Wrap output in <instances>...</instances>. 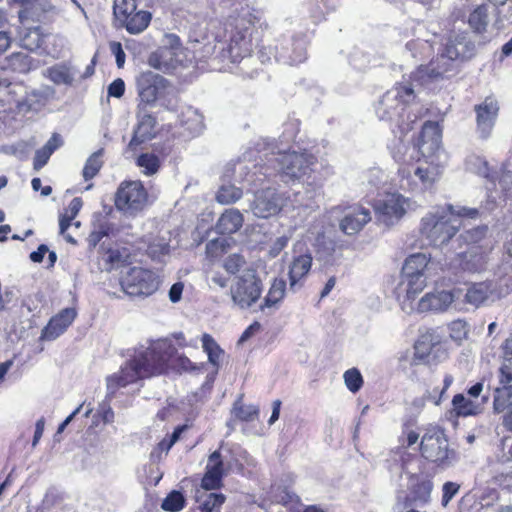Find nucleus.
<instances>
[{
    "instance_id": "f257e3e1",
    "label": "nucleus",
    "mask_w": 512,
    "mask_h": 512,
    "mask_svg": "<svg viewBox=\"0 0 512 512\" xmlns=\"http://www.w3.org/2000/svg\"><path fill=\"white\" fill-rule=\"evenodd\" d=\"M174 352L175 348L167 340L154 341L148 347L140 346L119 373L107 378L108 395H113L120 387L163 373Z\"/></svg>"
},
{
    "instance_id": "f03ea898",
    "label": "nucleus",
    "mask_w": 512,
    "mask_h": 512,
    "mask_svg": "<svg viewBox=\"0 0 512 512\" xmlns=\"http://www.w3.org/2000/svg\"><path fill=\"white\" fill-rule=\"evenodd\" d=\"M223 12L228 11L226 32L229 33L228 54L232 62H240L249 57L257 38L256 24L260 18L250 9L246 0H213Z\"/></svg>"
},
{
    "instance_id": "7ed1b4c3",
    "label": "nucleus",
    "mask_w": 512,
    "mask_h": 512,
    "mask_svg": "<svg viewBox=\"0 0 512 512\" xmlns=\"http://www.w3.org/2000/svg\"><path fill=\"white\" fill-rule=\"evenodd\" d=\"M478 210L475 208L458 207L452 205L436 207L428 212L421 222V233L431 245L441 246L458 232L461 226V217L476 218Z\"/></svg>"
},
{
    "instance_id": "20e7f679",
    "label": "nucleus",
    "mask_w": 512,
    "mask_h": 512,
    "mask_svg": "<svg viewBox=\"0 0 512 512\" xmlns=\"http://www.w3.org/2000/svg\"><path fill=\"white\" fill-rule=\"evenodd\" d=\"M415 92L411 83H400L388 90L378 101L375 112L382 121H396L401 133L412 130L416 121L410 113L405 116V110L415 100Z\"/></svg>"
},
{
    "instance_id": "39448f33",
    "label": "nucleus",
    "mask_w": 512,
    "mask_h": 512,
    "mask_svg": "<svg viewBox=\"0 0 512 512\" xmlns=\"http://www.w3.org/2000/svg\"><path fill=\"white\" fill-rule=\"evenodd\" d=\"M430 258L425 253H415L406 258L402 267V284L405 286V296L402 309L414 310L413 301L427 285Z\"/></svg>"
},
{
    "instance_id": "423d86ee",
    "label": "nucleus",
    "mask_w": 512,
    "mask_h": 512,
    "mask_svg": "<svg viewBox=\"0 0 512 512\" xmlns=\"http://www.w3.org/2000/svg\"><path fill=\"white\" fill-rule=\"evenodd\" d=\"M420 451L426 460L442 469L452 466L457 460V453L449 447L444 430L439 426H429L425 429Z\"/></svg>"
},
{
    "instance_id": "0eeeda50",
    "label": "nucleus",
    "mask_w": 512,
    "mask_h": 512,
    "mask_svg": "<svg viewBox=\"0 0 512 512\" xmlns=\"http://www.w3.org/2000/svg\"><path fill=\"white\" fill-rule=\"evenodd\" d=\"M459 52L443 49L428 65H420L411 73L413 82L425 85L439 79L449 78L458 72L457 56Z\"/></svg>"
},
{
    "instance_id": "6e6552de",
    "label": "nucleus",
    "mask_w": 512,
    "mask_h": 512,
    "mask_svg": "<svg viewBox=\"0 0 512 512\" xmlns=\"http://www.w3.org/2000/svg\"><path fill=\"white\" fill-rule=\"evenodd\" d=\"M263 291V284L254 269H245L230 287L234 306L247 309L258 301Z\"/></svg>"
},
{
    "instance_id": "1a4fd4ad",
    "label": "nucleus",
    "mask_w": 512,
    "mask_h": 512,
    "mask_svg": "<svg viewBox=\"0 0 512 512\" xmlns=\"http://www.w3.org/2000/svg\"><path fill=\"white\" fill-rule=\"evenodd\" d=\"M417 207L415 201L399 193H389L374 203L376 219L386 227L395 225L407 211L415 210Z\"/></svg>"
},
{
    "instance_id": "9d476101",
    "label": "nucleus",
    "mask_w": 512,
    "mask_h": 512,
    "mask_svg": "<svg viewBox=\"0 0 512 512\" xmlns=\"http://www.w3.org/2000/svg\"><path fill=\"white\" fill-rule=\"evenodd\" d=\"M277 154L278 156L274 160L278 164V171L285 182L300 180L308 176L316 162V158L306 152L278 151Z\"/></svg>"
},
{
    "instance_id": "9b49d317",
    "label": "nucleus",
    "mask_w": 512,
    "mask_h": 512,
    "mask_svg": "<svg viewBox=\"0 0 512 512\" xmlns=\"http://www.w3.org/2000/svg\"><path fill=\"white\" fill-rule=\"evenodd\" d=\"M120 284L129 296H150L159 287V277L151 270L132 267L121 278Z\"/></svg>"
},
{
    "instance_id": "f8f14e48",
    "label": "nucleus",
    "mask_w": 512,
    "mask_h": 512,
    "mask_svg": "<svg viewBox=\"0 0 512 512\" xmlns=\"http://www.w3.org/2000/svg\"><path fill=\"white\" fill-rule=\"evenodd\" d=\"M287 197L277 189L268 187L257 190L250 203V211L257 218L267 219L281 212L286 205Z\"/></svg>"
},
{
    "instance_id": "ddd939ff",
    "label": "nucleus",
    "mask_w": 512,
    "mask_h": 512,
    "mask_svg": "<svg viewBox=\"0 0 512 512\" xmlns=\"http://www.w3.org/2000/svg\"><path fill=\"white\" fill-rule=\"evenodd\" d=\"M147 192L140 181L122 183L116 193V207L127 214L141 211L147 203Z\"/></svg>"
},
{
    "instance_id": "4468645a",
    "label": "nucleus",
    "mask_w": 512,
    "mask_h": 512,
    "mask_svg": "<svg viewBox=\"0 0 512 512\" xmlns=\"http://www.w3.org/2000/svg\"><path fill=\"white\" fill-rule=\"evenodd\" d=\"M136 85L140 98L139 105L146 108V106L154 104L165 93L168 88V81L159 74L145 71L136 78Z\"/></svg>"
},
{
    "instance_id": "2eb2a0df",
    "label": "nucleus",
    "mask_w": 512,
    "mask_h": 512,
    "mask_svg": "<svg viewBox=\"0 0 512 512\" xmlns=\"http://www.w3.org/2000/svg\"><path fill=\"white\" fill-rule=\"evenodd\" d=\"M477 132L480 137L487 139L495 125L499 112L498 101L493 97H486L483 102L475 105Z\"/></svg>"
},
{
    "instance_id": "dca6fc26",
    "label": "nucleus",
    "mask_w": 512,
    "mask_h": 512,
    "mask_svg": "<svg viewBox=\"0 0 512 512\" xmlns=\"http://www.w3.org/2000/svg\"><path fill=\"white\" fill-rule=\"evenodd\" d=\"M370 221V210L359 204H354L345 208L339 228L344 234L353 236L358 234Z\"/></svg>"
},
{
    "instance_id": "f3484780",
    "label": "nucleus",
    "mask_w": 512,
    "mask_h": 512,
    "mask_svg": "<svg viewBox=\"0 0 512 512\" xmlns=\"http://www.w3.org/2000/svg\"><path fill=\"white\" fill-rule=\"evenodd\" d=\"M456 292L445 289L428 292L417 302L416 309L419 312H445L457 298Z\"/></svg>"
},
{
    "instance_id": "a211bd4d",
    "label": "nucleus",
    "mask_w": 512,
    "mask_h": 512,
    "mask_svg": "<svg viewBox=\"0 0 512 512\" xmlns=\"http://www.w3.org/2000/svg\"><path fill=\"white\" fill-rule=\"evenodd\" d=\"M453 265L466 272H480L486 265L485 251L479 245H469L456 255Z\"/></svg>"
},
{
    "instance_id": "6ab92c4d",
    "label": "nucleus",
    "mask_w": 512,
    "mask_h": 512,
    "mask_svg": "<svg viewBox=\"0 0 512 512\" xmlns=\"http://www.w3.org/2000/svg\"><path fill=\"white\" fill-rule=\"evenodd\" d=\"M181 54L182 49L178 44H172L169 47L163 46L150 54L148 63L151 67L157 70L169 72L181 63Z\"/></svg>"
},
{
    "instance_id": "aec40b11",
    "label": "nucleus",
    "mask_w": 512,
    "mask_h": 512,
    "mask_svg": "<svg viewBox=\"0 0 512 512\" xmlns=\"http://www.w3.org/2000/svg\"><path fill=\"white\" fill-rule=\"evenodd\" d=\"M512 371L510 367L503 364L500 368V383L502 387H497L494 391L493 408L496 412L507 413L512 407Z\"/></svg>"
},
{
    "instance_id": "412c9836",
    "label": "nucleus",
    "mask_w": 512,
    "mask_h": 512,
    "mask_svg": "<svg viewBox=\"0 0 512 512\" xmlns=\"http://www.w3.org/2000/svg\"><path fill=\"white\" fill-rule=\"evenodd\" d=\"M225 473L226 467L222 455L219 450H216L207 459L206 471L201 482L202 488L205 490L219 488Z\"/></svg>"
},
{
    "instance_id": "4be33fe9",
    "label": "nucleus",
    "mask_w": 512,
    "mask_h": 512,
    "mask_svg": "<svg viewBox=\"0 0 512 512\" xmlns=\"http://www.w3.org/2000/svg\"><path fill=\"white\" fill-rule=\"evenodd\" d=\"M441 131L437 122L427 121L421 131L418 149L422 157L438 156Z\"/></svg>"
},
{
    "instance_id": "5701e85b",
    "label": "nucleus",
    "mask_w": 512,
    "mask_h": 512,
    "mask_svg": "<svg viewBox=\"0 0 512 512\" xmlns=\"http://www.w3.org/2000/svg\"><path fill=\"white\" fill-rule=\"evenodd\" d=\"M137 118L138 124L134 131V135L128 144V149L134 150L136 147L145 141L151 139L155 132V119L152 117L147 111L146 108L142 105H138L137 108Z\"/></svg>"
},
{
    "instance_id": "b1692460",
    "label": "nucleus",
    "mask_w": 512,
    "mask_h": 512,
    "mask_svg": "<svg viewBox=\"0 0 512 512\" xmlns=\"http://www.w3.org/2000/svg\"><path fill=\"white\" fill-rule=\"evenodd\" d=\"M76 315L77 313L74 308L63 309L60 313L51 318L49 323L42 330L41 339L46 341L55 340L71 325Z\"/></svg>"
},
{
    "instance_id": "393cba45",
    "label": "nucleus",
    "mask_w": 512,
    "mask_h": 512,
    "mask_svg": "<svg viewBox=\"0 0 512 512\" xmlns=\"http://www.w3.org/2000/svg\"><path fill=\"white\" fill-rule=\"evenodd\" d=\"M438 156L423 157L413 170L414 177L418 178L423 188L431 187L440 177L442 167L437 162Z\"/></svg>"
},
{
    "instance_id": "a878e982",
    "label": "nucleus",
    "mask_w": 512,
    "mask_h": 512,
    "mask_svg": "<svg viewBox=\"0 0 512 512\" xmlns=\"http://www.w3.org/2000/svg\"><path fill=\"white\" fill-rule=\"evenodd\" d=\"M313 258L310 253L300 254L293 257L289 265V287L297 290L303 285L304 279L312 268Z\"/></svg>"
},
{
    "instance_id": "bb28decb",
    "label": "nucleus",
    "mask_w": 512,
    "mask_h": 512,
    "mask_svg": "<svg viewBox=\"0 0 512 512\" xmlns=\"http://www.w3.org/2000/svg\"><path fill=\"white\" fill-rule=\"evenodd\" d=\"M54 93V89L49 86L34 89L27 93L26 98L23 101L16 100L17 107L23 112L39 111L51 98H53Z\"/></svg>"
},
{
    "instance_id": "cd10ccee",
    "label": "nucleus",
    "mask_w": 512,
    "mask_h": 512,
    "mask_svg": "<svg viewBox=\"0 0 512 512\" xmlns=\"http://www.w3.org/2000/svg\"><path fill=\"white\" fill-rule=\"evenodd\" d=\"M76 75V69L66 62L57 63L44 71V76L55 85L71 86Z\"/></svg>"
},
{
    "instance_id": "c85d7f7f",
    "label": "nucleus",
    "mask_w": 512,
    "mask_h": 512,
    "mask_svg": "<svg viewBox=\"0 0 512 512\" xmlns=\"http://www.w3.org/2000/svg\"><path fill=\"white\" fill-rule=\"evenodd\" d=\"M243 214L234 208L226 209L219 217L215 229L219 234H233L242 227Z\"/></svg>"
},
{
    "instance_id": "c756f323",
    "label": "nucleus",
    "mask_w": 512,
    "mask_h": 512,
    "mask_svg": "<svg viewBox=\"0 0 512 512\" xmlns=\"http://www.w3.org/2000/svg\"><path fill=\"white\" fill-rule=\"evenodd\" d=\"M454 50L459 52L458 60L470 59L475 53V44L469 39L466 34L455 35L447 41L444 49Z\"/></svg>"
},
{
    "instance_id": "7c9ffc66",
    "label": "nucleus",
    "mask_w": 512,
    "mask_h": 512,
    "mask_svg": "<svg viewBox=\"0 0 512 512\" xmlns=\"http://www.w3.org/2000/svg\"><path fill=\"white\" fill-rule=\"evenodd\" d=\"M492 286L487 282H480L473 284L468 288L465 294V300L467 303L479 307L482 305L492 294Z\"/></svg>"
},
{
    "instance_id": "2f4dec72",
    "label": "nucleus",
    "mask_w": 512,
    "mask_h": 512,
    "mask_svg": "<svg viewBox=\"0 0 512 512\" xmlns=\"http://www.w3.org/2000/svg\"><path fill=\"white\" fill-rule=\"evenodd\" d=\"M150 21L151 14L147 11L140 10L134 12L127 17V20H123L120 24L124 26L130 34H139L148 27Z\"/></svg>"
},
{
    "instance_id": "473e14b6",
    "label": "nucleus",
    "mask_w": 512,
    "mask_h": 512,
    "mask_svg": "<svg viewBox=\"0 0 512 512\" xmlns=\"http://www.w3.org/2000/svg\"><path fill=\"white\" fill-rule=\"evenodd\" d=\"M20 42L23 48L29 51H35L42 46L44 36L39 27L25 28L20 33Z\"/></svg>"
},
{
    "instance_id": "72a5a7b5",
    "label": "nucleus",
    "mask_w": 512,
    "mask_h": 512,
    "mask_svg": "<svg viewBox=\"0 0 512 512\" xmlns=\"http://www.w3.org/2000/svg\"><path fill=\"white\" fill-rule=\"evenodd\" d=\"M286 283L282 279H274L271 287L264 298V303L260 306L261 310L264 308H271L279 303L285 294Z\"/></svg>"
},
{
    "instance_id": "f704fd0d",
    "label": "nucleus",
    "mask_w": 512,
    "mask_h": 512,
    "mask_svg": "<svg viewBox=\"0 0 512 512\" xmlns=\"http://www.w3.org/2000/svg\"><path fill=\"white\" fill-rule=\"evenodd\" d=\"M468 23L477 33L486 31L489 23L488 8L485 5L477 6L470 14Z\"/></svg>"
},
{
    "instance_id": "c9c22d12",
    "label": "nucleus",
    "mask_w": 512,
    "mask_h": 512,
    "mask_svg": "<svg viewBox=\"0 0 512 512\" xmlns=\"http://www.w3.org/2000/svg\"><path fill=\"white\" fill-rule=\"evenodd\" d=\"M202 347L203 350L207 353L209 362L216 368L215 373H217L220 357L223 354V350L218 346V344L209 334H203Z\"/></svg>"
},
{
    "instance_id": "e433bc0d",
    "label": "nucleus",
    "mask_w": 512,
    "mask_h": 512,
    "mask_svg": "<svg viewBox=\"0 0 512 512\" xmlns=\"http://www.w3.org/2000/svg\"><path fill=\"white\" fill-rule=\"evenodd\" d=\"M243 196L240 188L232 184H223L217 191L216 201L223 205H229L238 201Z\"/></svg>"
},
{
    "instance_id": "4c0bfd02",
    "label": "nucleus",
    "mask_w": 512,
    "mask_h": 512,
    "mask_svg": "<svg viewBox=\"0 0 512 512\" xmlns=\"http://www.w3.org/2000/svg\"><path fill=\"white\" fill-rule=\"evenodd\" d=\"M453 409L458 416H470L475 415L478 411V405H476L470 399H467L463 394H457L452 400Z\"/></svg>"
},
{
    "instance_id": "58836bf2",
    "label": "nucleus",
    "mask_w": 512,
    "mask_h": 512,
    "mask_svg": "<svg viewBox=\"0 0 512 512\" xmlns=\"http://www.w3.org/2000/svg\"><path fill=\"white\" fill-rule=\"evenodd\" d=\"M103 152H104V149H99L97 150L96 152H94L86 161L85 165H84V168H83V172H82V175H83V178L85 180H90L92 178H94L97 173L100 171L102 165H103V161H102V156H103Z\"/></svg>"
},
{
    "instance_id": "ea45409f",
    "label": "nucleus",
    "mask_w": 512,
    "mask_h": 512,
    "mask_svg": "<svg viewBox=\"0 0 512 512\" xmlns=\"http://www.w3.org/2000/svg\"><path fill=\"white\" fill-rule=\"evenodd\" d=\"M169 239L166 237H157L149 242L147 253L154 260H161L163 256L169 254Z\"/></svg>"
},
{
    "instance_id": "a19ab883",
    "label": "nucleus",
    "mask_w": 512,
    "mask_h": 512,
    "mask_svg": "<svg viewBox=\"0 0 512 512\" xmlns=\"http://www.w3.org/2000/svg\"><path fill=\"white\" fill-rule=\"evenodd\" d=\"M432 489L433 484L431 481H422L418 483L413 490V496L409 500V505L412 503L419 505L427 504L430 501ZM406 505L408 506V503Z\"/></svg>"
},
{
    "instance_id": "79ce46f5",
    "label": "nucleus",
    "mask_w": 512,
    "mask_h": 512,
    "mask_svg": "<svg viewBox=\"0 0 512 512\" xmlns=\"http://www.w3.org/2000/svg\"><path fill=\"white\" fill-rule=\"evenodd\" d=\"M136 0H114L113 13L117 21L127 20L137 10Z\"/></svg>"
},
{
    "instance_id": "37998d69",
    "label": "nucleus",
    "mask_w": 512,
    "mask_h": 512,
    "mask_svg": "<svg viewBox=\"0 0 512 512\" xmlns=\"http://www.w3.org/2000/svg\"><path fill=\"white\" fill-rule=\"evenodd\" d=\"M136 163L142 169V172L147 176L157 173L160 168V160L158 156L153 153L141 154L137 158Z\"/></svg>"
},
{
    "instance_id": "c03bdc74",
    "label": "nucleus",
    "mask_w": 512,
    "mask_h": 512,
    "mask_svg": "<svg viewBox=\"0 0 512 512\" xmlns=\"http://www.w3.org/2000/svg\"><path fill=\"white\" fill-rule=\"evenodd\" d=\"M182 123L192 134H199L204 128L203 117L191 108L183 115Z\"/></svg>"
},
{
    "instance_id": "a18cd8bd",
    "label": "nucleus",
    "mask_w": 512,
    "mask_h": 512,
    "mask_svg": "<svg viewBox=\"0 0 512 512\" xmlns=\"http://www.w3.org/2000/svg\"><path fill=\"white\" fill-rule=\"evenodd\" d=\"M433 348V336L432 334L426 333L421 335V337L416 341L414 345L415 353L414 356L416 359L423 360L430 353Z\"/></svg>"
},
{
    "instance_id": "49530a36",
    "label": "nucleus",
    "mask_w": 512,
    "mask_h": 512,
    "mask_svg": "<svg viewBox=\"0 0 512 512\" xmlns=\"http://www.w3.org/2000/svg\"><path fill=\"white\" fill-rule=\"evenodd\" d=\"M185 499L179 491H172L161 504V508L168 512H178L183 509Z\"/></svg>"
},
{
    "instance_id": "de8ad7c7",
    "label": "nucleus",
    "mask_w": 512,
    "mask_h": 512,
    "mask_svg": "<svg viewBox=\"0 0 512 512\" xmlns=\"http://www.w3.org/2000/svg\"><path fill=\"white\" fill-rule=\"evenodd\" d=\"M344 382L347 388L356 393L363 385V378L360 371L356 368H351L344 373Z\"/></svg>"
},
{
    "instance_id": "09e8293b",
    "label": "nucleus",
    "mask_w": 512,
    "mask_h": 512,
    "mask_svg": "<svg viewBox=\"0 0 512 512\" xmlns=\"http://www.w3.org/2000/svg\"><path fill=\"white\" fill-rule=\"evenodd\" d=\"M450 337L455 341H462L468 335V323L465 320L457 319L449 324Z\"/></svg>"
},
{
    "instance_id": "8fccbe9b",
    "label": "nucleus",
    "mask_w": 512,
    "mask_h": 512,
    "mask_svg": "<svg viewBox=\"0 0 512 512\" xmlns=\"http://www.w3.org/2000/svg\"><path fill=\"white\" fill-rule=\"evenodd\" d=\"M225 501L223 494L209 493L205 499L200 502L199 507L204 512H213L216 508L220 507Z\"/></svg>"
},
{
    "instance_id": "3c124183",
    "label": "nucleus",
    "mask_w": 512,
    "mask_h": 512,
    "mask_svg": "<svg viewBox=\"0 0 512 512\" xmlns=\"http://www.w3.org/2000/svg\"><path fill=\"white\" fill-rule=\"evenodd\" d=\"M235 416L242 421H253L258 417L259 409L254 405H237L234 406Z\"/></svg>"
},
{
    "instance_id": "603ef678",
    "label": "nucleus",
    "mask_w": 512,
    "mask_h": 512,
    "mask_svg": "<svg viewBox=\"0 0 512 512\" xmlns=\"http://www.w3.org/2000/svg\"><path fill=\"white\" fill-rule=\"evenodd\" d=\"M466 166L472 172H475L481 176L487 177L489 168L485 159L479 156H470L466 160Z\"/></svg>"
},
{
    "instance_id": "864d4df0",
    "label": "nucleus",
    "mask_w": 512,
    "mask_h": 512,
    "mask_svg": "<svg viewBox=\"0 0 512 512\" xmlns=\"http://www.w3.org/2000/svg\"><path fill=\"white\" fill-rule=\"evenodd\" d=\"M245 264L244 258L239 254L229 255L223 263V267L230 274H236Z\"/></svg>"
},
{
    "instance_id": "5fc2aeb1",
    "label": "nucleus",
    "mask_w": 512,
    "mask_h": 512,
    "mask_svg": "<svg viewBox=\"0 0 512 512\" xmlns=\"http://www.w3.org/2000/svg\"><path fill=\"white\" fill-rule=\"evenodd\" d=\"M487 228L485 226H479L470 230L465 231L461 234V238H463L469 245H476L481 239L486 235Z\"/></svg>"
},
{
    "instance_id": "6e6d98bb",
    "label": "nucleus",
    "mask_w": 512,
    "mask_h": 512,
    "mask_svg": "<svg viewBox=\"0 0 512 512\" xmlns=\"http://www.w3.org/2000/svg\"><path fill=\"white\" fill-rule=\"evenodd\" d=\"M293 54L289 56L287 61L289 64H299L306 59V47L303 41H295L293 44Z\"/></svg>"
},
{
    "instance_id": "4d7b16f0",
    "label": "nucleus",
    "mask_w": 512,
    "mask_h": 512,
    "mask_svg": "<svg viewBox=\"0 0 512 512\" xmlns=\"http://www.w3.org/2000/svg\"><path fill=\"white\" fill-rule=\"evenodd\" d=\"M51 150L50 149H45L44 147H42L41 149H38L35 153V157H34V162H33V167L35 170H40L41 168H43L46 163L48 162L50 156H51Z\"/></svg>"
},
{
    "instance_id": "13d9d810",
    "label": "nucleus",
    "mask_w": 512,
    "mask_h": 512,
    "mask_svg": "<svg viewBox=\"0 0 512 512\" xmlns=\"http://www.w3.org/2000/svg\"><path fill=\"white\" fill-rule=\"evenodd\" d=\"M289 239L290 237L286 235L276 238L270 246L269 255L273 258L278 256L281 253V251L287 246Z\"/></svg>"
},
{
    "instance_id": "bf43d9fd",
    "label": "nucleus",
    "mask_w": 512,
    "mask_h": 512,
    "mask_svg": "<svg viewBox=\"0 0 512 512\" xmlns=\"http://www.w3.org/2000/svg\"><path fill=\"white\" fill-rule=\"evenodd\" d=\"M11 61L13 65H16L17 62H19V70L21 72H27L31 68V58L25 54L22 53H15L11 57Z\"/></svg>"
},
{
    "instance_id": "052dcab7",
    "label": "nucleus",
    "mask_w": 512,
    "mask_h": 512,
    "mask_svg": "<svg viewBox=\"0 0 512 512\" xmlns=\"http://www.w3.org/2000/svg\"><path fill=\"white\" fill-rule=\"evenodd\" d=\"M459 490V485L453 482H446L443 485V498L442 503L443 505H447L448 502L456 495V493Z\"/></svg>"
},
{
    "instance_id": "680f3d73",
    "label": "nucleus",
    "mask_w": 512,
    "mask_h": 512,
    "mask_svg": "<svg viewBox=\"0 0 512 512\" xmlns=\"http://www.w3.org/2000/svg\"><path fill=\"white\" fill-rule=\"evenodd\" d=\"M125 91V83L121 78L115 79L108 86V95L116 98H120Z\"/></svg>"
},
{
    "instance_id": "e2e57ef3",
    "label": "nucleus",
    "mask_w": 512,
    "mask_h": 512,
    "mask_svg": "<svg viewBox=\"0 0 512 512\" xmlns=\"http://www.w3.org/2000/svg\"><path fill=\"white\" fill-rule=\"evenodd\" d=\"M401 180L400 187L402 189L415 190L417 189L418 183L411 180V172L406 169L400 170Z\"/></svg>"
},
{
    "instance_id": "0e129e2a",
    "label": "nucleus",
    "mask_w": 512,
    "mask_h": 512,
    "mask_svg": "<svg viewBox=\"0 0 512 512\" xmlns=\"http://www.w3.org/2000/svg\"><path fill=\"white\" fill-rule=\"evenodd\" d=\"M110 49L116 58L117 67L122 68L125 63V53L121 44L119 42H112L110 44Z\"/></svg>"
},
{
    "instance_id": "69168bd1",
    "label": "nucleus",
    "mask_w": 512,
    "mask_h": 512,
    "mask_svg": "<svg viewBox=\"0 0 512 512\" xmlns=\"http://www.w3.org/2000/svg\"><path fill=\"white\" fill-rule=\"evenodd\" d=\"M228 280V277L221 272L214 271L209 278V284L211 287L225 288L228 285Z\"/></svg>"
},
{
    "instance_id": "338daca9",
    "label": "nucleus",
    "mask_w": 512,
    "mask_h": 512,
    "mask_svg": "<svg viewBox=\"0 0 512 512\" xmlns=\"http://www.w3.org/2000/svg\"><path fill=\"white\" fill-rule=\"evenodd\" d=\"M385 180V174L378 168H373L369 171L368 182L370 185L378 187Z\"/></svg>"
},
{
    "instance_id": "774afa93",
    "label": "nucleus",
    "mask_w": 512,
    "mask_h": 512,
    "mask_svg": "<svg viewBox=\"0 0 512 512\" xmlns=\"http://www.w3.org/2000/svg\"><path fill=\"white\" fill-rule=\"evenodd\" d=\"M82 205L83 202L81 198H73L72 201L69 203L68 208L66 209L65 215L69 216L70 219H74L76 215L79 213Z\"/></svg>"
}]
</instances>
